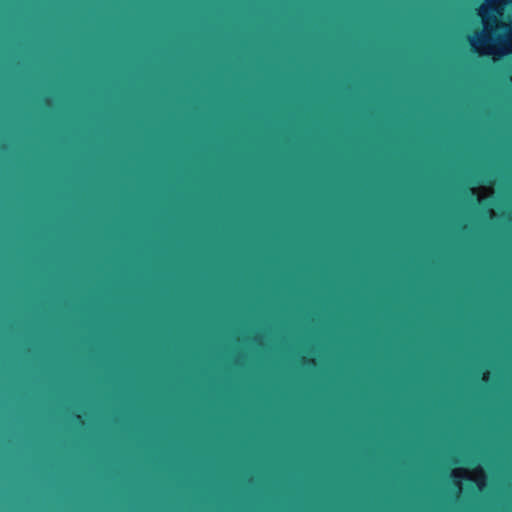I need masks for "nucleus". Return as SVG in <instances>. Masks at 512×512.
I'll list each match as a JSON object with an SVG mask.
<instances>
[{
	"label": "nucleus",
	"instance_id": "obj_1",
	"mask_svg": "<svg viewBox=\"0 0 512 512\" xmlns=\"http://www.w3.org/2000/svg\"><path fill=\"white\" fill-rule=\"evenodd\" d=\"M512 53V32H510L504 39L499 41L497 54L504 55Z\"/></svg>",
	"mask_w": 512,
	"mask_h": 512
},
{
	"label": "nucleus",
	"instance_id": "obj_2",
	"mask_svg": "<svg viewBox=\"0 0 512 512\" xmlns=\"http://www.w3.org/2000/svg\"><path fill=\"white\" fill-rule=\"evenodd\" d=\"M484 42H485V41H484V36H483L482 34H480V36H479V37H477L476 39H474V38H471V39H470V44H471L473 47H475V46H476V44H478V43L482 45V44H484Z\"/></svg>",
	"mask_w": 512,
	"mask_h": 512
}]
</instances>
